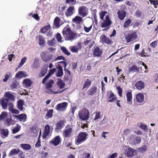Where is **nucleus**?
<instances>
[{
  "label": "nucleus",
  "mask_w": 158,
  "mask_h": 158,
  "mask_svg": "<svg viewBox=\"0 0 158 158\" xmlns=\"http://www.w3.org/2000/svg\"><path fill=\"white\" fill-rule=\"evenodd\" d=\"M53 112V109H50L48 110L47 113L46 114V115L47 117L49 118H51L52 117L53 115L52 114Z\"/></svg>",
  "instance_id": "3c124183"
},
{
  "label": "nucleus",
  "mask_w": 158,
  "mask_h": 158,
  "mask_svg": "<svg viewBox=\"0 0 158 158\" xmlns=\"http://www.w3.org/2000/svg\"><path fill=\"white\" fill-rule=\"evenodd\" d=\"M19 85V83L16 80V79H13L10 85V87L12 89H16Z\"/></svg>",
  "instance_id": "a878e982"
},
{
  "label": "nucleus",
  "mask_w": 158,
  "mask_h": 158,
  "mask_svg": "<svg viewBox=\"0 0 158 158\" xmlns=\"http://www.w3.org/2000/svg\"><path fill=\"white\" fill-rule=\"evenodd\" d=\"M135 86L137 89L141 90L144 88L145 85L142 81H139L135 83Z\"/></svg>",
  "instance_id": "393cba45"
},
{
  "label": "nucleus",
  "mask_w": 158,
  "mask_h": 158,
  "mask_svg": "<svg viewBox=\"0 0 158 158\" xmlns=\"http://www.w3.org/2000/svg\"><path fill=\"white\" fill-rule=\"evenodd\" d=\"M127 103L128 104H131L132 103V94L131 92L128 91L126 94Z\"/></svg>",
  "instance_id": "412c9836"
},
{
  "label": "nucleus",
  "mask_w": 158,
  "mask_h": 158,
  "mask_svg": "<svg viewBox=\"0 0 158 158\" xmlns=\"http://www.w3.org/2000/svg\"><path fill=\"white\" fill-rule=\"evenodd\" d=\"M61 141V140L60 136L58 135L50 141L49 143L55 146H56L59 144Z\"/></svg>",
  "instance_id": "dca6fc26"
},
{
  "label": "nucleus",
  "mask_w": 158,
  "mask_h": 158,
  "mask_svg": "<svg viewBox=\"0 0 158 158\" xmlns=\"http://www.w3.org/2000/svg\"><path fill=\"white\" fill-rule=\"evenodd\" d=\"M40 57L43 61L47 62L49 61L52 57V55L50 54L47 51L43 52L40 55Z\"/></svg>",
  "instance_id": "423d86ee"
},
{
  "label": "nucleus",
  "mask_w": 158,
  "mask_h": 158,
  "mask_svg": "<svg viewBox=\"0 0 158 158\" xmlns=\"http://www.w3.org/2000/svg\"><path fill=\"white\" fill-rule=\"evenodd\" d=\"M31 131L32 133H33L35 134H37V129L36 128V127L33 126H32L31 128Z\"/></svg>",
  "instance_id": "e2e57ef3"
},
{
  "label": "nucleus",
  "mask_w": 158,
  "mask_h": 158,
  "mask_svg": "<svg viewBox=\"0 0 158 158\" xmlns=\"http://www.w3.org/2000/svg\"><path fill=\"white\" fill-rule=\"evenodd\" d=\"M137 39V35L135 32L127 34L125 36V39L127 43L133 41Z\"/></svg>",
  "instance_id": "6e6552de"
},
{
  "label": "nucleus",
  "mask_w": 158,
  "mask_h": 158,
  "mask_svg": "<svg viewBox=\"0 0 158 158\" xmlns=\"http://www.w3.org/2000/svg\"><path fill=\"white\" fill-rule=\"evenodd\" d=\"M52 127H51L48 124L46 125L44 128L42 137L43 139L46 138L47 136L50 134H51V131L52 132Z\"/></svg>",
  "instance_id": "1a4fd4ad"
},
{
  "label": "nucleus",
  "mask_w": 158,
  "mask_h": 158,
  "mask_svg": "<svg viewBox=\"0 0 158 158\" xmlns=\"http://www.w3.org/2000/svg\"><path fill=\"white\" fill-rule=\"evenodd\" d=\"M101 116L100 115V111L99 112H96V114L95 118H94V120H96L97 119H98L100 118Z\"/></svg>",
  "instance_id": "13d9d810"
},
{
  "label": "nucleus",
  "mask_w": 158,
  "mask_h": 158,
  "mask_svg": "<svg viewBox=\"0 0 158 158\" xmlns=\"http://www.w3.org/2000/svg\"><path fill=\"white\" fill-rule=\"evenodd\" d=\"M131 23V20L130 19H128L124 22V27L125 28H127L130 26V24Z\"/></svg>",
  "instance_id": "8fccbe9b"
},
{
  "label": "nucleus",
  "mask_w": 158,
  "mask_h": 158,
  "mask_svg": "<svg viewBox=\"0 0 158 158\" xmlns=\"http://www.w3.org/2000/svg\"><path fill=\"white\" fill-rule=\"evenodd\" d=\"M21 147L25 150H29L31 148V146L29 144H22L20 145Z\"/></svg>",
  "instance_id": "a19ab883"
},
{
  "label": "nucleus",
  "mask_w": 158,
  "mask_h": 158,
  "mask_svg": "<svg viewBox=\"0 0 158 158\" xmlns=\"http://www.w3.org/2000/svg\"><path fill=\"white\" fill-rule=\"evenodd\" d=\"M1 133L4 136L7 137L8 136L9 133V131L7 129H2L1 130Z\"/></svg>",
  "instance_id": "c03bdc74"
},
{
  "label": "nucleus",
  "mask_w": 158,
  "mask_h": 158,
  "mask_svg": "<svg viewBox=\"0 0 158 158\" xmlns=\"http://www.w3.org/2000/svg\"><path fill=\"white\" fill-rule=\"evenodd\" d=\"M92 28V25H91L89 27H87L85 26L84 27V29L86 32H88Z\"/></svg>",
  "instance_id": "0e129e2a"
},
{
  "label": "nucleus",
  "mask_w": 158,
  "mask_h": 158,
  "mask_svg": "<svg viewBox=\"0 0 158 158\" xmlns=\"http://www.w3.org/2000/svg\"><path fill=\"white\" fill-rule=\"evenodd\" d=\"M23 105L24 102L22 99H20L17 102V107L20 110L22 111L23 110Z\"/></svg>",
  "instance_id": "2f4dec72"
},
{
  "label": "nucleus",
  "mask_w": 158,
  "mask_h": 158,
  "mask_svg": "<svg viewBox=\"0 0 158 158\" xmlns=\"http://www.w3.org/2000/svg\"><path fill=\"white\" fill-rule=\"evenodd\" d=\"M27 59V58L26 57H23L21 60L20 62L19 63V65H18V68H20L26 62Z\"/></svg>",
  "instance_id": "09e8293b"
},
{
  "label": "nucleus",
  "mask_w": 158,
  "mask_h": 158,
  "mask_svg": "<svg viewBox=\"0 0 158 158\" xmlns=\"http://www.w3.org/2000/svg\"><path fill=\"white\" fill-rule=\"evenodd\" d=\"M56 39L57 40V41L59 42H62V41H61L62 39V37L61 36V35L59 33H58L56 35Z\"/></svg>",
  "instance_id": "052dcab7"
},
{
  "label": "nucleus",
  "mask_w": 158,
  "mask_h": 158,
  "mask_svg": "<svg viewBox=\"0 0 158 158\" xmlns=\"http://www.w3.org/2000/svg\"><path fill=\"white\" fill-rule=\"evenodd\" d=\"M50 26L49 24L45 26L40 29V32L42 33H45L48 31L50 29Z\"/></svg>",
  "instance_id": "72a5a7b5"
},
{
  "label": "nucleus",
  "mask_w": 158,
  "mask_h": 158,
  "mask_svg": "<svg viewBox=\"0 0 158 158\" xmlns=\"http://www.w3.org/2000/svg\"><path fill=\"white\" fill-rule=\"evenodd\" d=\"M64 126V121L63 120H60L58 121L56 124V127L55 130L58 131L62 129Z\"/></svg>",
  "instance_id": "a211bd4d"
},
{
  "label": "nucleus",
  "mask_w": 158,
  "mask_h": 158,
  "mask_svg": "<svg viewBox=\"0 0 158 158\" xmlns=\"http://www.w3.org/2000/svg\"><path fill=\"white\" fill-rule=\"evenodd\" d=\"M73 131V130L71 126L70 125H67L63 132V137L64 139L70 138L72 135Z\"/></svg>",
  "instance_id": "20e7f679"
},
{
  "label": "nucleus",
  "mask_w": 158,
  "mask_h": 158,
  "mask_svg": "<svg viewBox=\"0 0 158 158\" xmlns=\"http://www.w3.org/2000/svg\"><path fill=\"white\" fill-rule=\"evenodd\" d=\"M102 52L99 47H97L94 48L93 51V55L94 57H99L102 54Z\"/></svg>",
  "instance_id": "4468645a"
},
{
  "label": "nucleus",
  "mask_w": 158,
  "mask_h": 158,
  "mask_svg": "<svg viewBox=\"0 0 158 158\" xmlns=\"http://www.w3.org/2000/svg\"><path fill=\"white\" fill-rule=\"evenodd\" d=\"M21 128V126L18 124L16 125V127H15L12 130L13 134H15L19 131Z\"/></svg>",
  "instance_id": "a18cd8bd"
},
{
  "label": "nucleus",
  "mask_w": 158,
  "mask_h": 158,
  "mask_svg": "<svg viewBox=\"0 0 158 158\" xmlns=\"http://www.w3.org/2000/svg\"><path fill=\"white\" fill-rule=\"evenodd\" d=\"M73 20L76 23L79 24L82 21V19L80 16H76L73 19Z\"/></svg>",
  "instance_id": "37998d69"
},
{
  "label": "nucleus",
  "mask_w": 158,
  "mask_h": 158,
  "mask_svg": "<svg viewBox=\"0 0 158 158\" xmlns=\"http://www.w3.org/2000/svg\"><path fill=\"white\" fill-rule=\"evenodd\" d=\"M118 90V94L120 97H122V89L120 86H118L116 88Z\"/></svg>",
  "instance_id": "6e6d98bb"
},
{
  "label": "nucleus",
  "mask_w": 158,
  "mask_h": 158,
  "mask_svg": "<svg viewBox=\"0 0 158 158\" xmlns=\"http://www.w3.org/2000/svg\"><path fill=\"white\" fill-rule=\"evenodd\" d=\"M60 63H62V65L64 68V70L65 72H66L67 74H68L69 76H70L71 73L70 71L67 69L66 68V66L67 65V63L65 61H60Z\"/></svg>",
  "instance_id": "473e14b6"
},
{
  "label": "nucleus",
  "mask_w": 158,
  "mask_h": 158,
  "mask_svg": "<svg viewBox=\"0 0 158 158\" xmlns=\"http://www.w3.org/2000/svg\"><path fill=\"white\" fill-rule=\"evenodd\" d=\"M60 19L58 17H56L54 19L53 22V25L55 27V28H58L60 27Z\"/></svg>",
  "instance_id": "cd10ccee"
},
{
  "label": "nucleus",
  "mask_w": 158,
  "mask_h": 158,
  "mask_svg": "<svg viewBox=\"0 0 158 158\" xmlns=\"http://www.w3.org/2000/svg\"><path fill=\"white\" fill-rule=\"evenodd\" d=\"M55 40L54 38L52 39L50 41H48V44L51 46H53L55 44Z\"/></svg>",
  "instance_id": "774afa93"
},
{
  "label": "nucleus",
  "mask_w": 158,
  "mask_h": 158,
  "mask_svg": "<svg viewBox=\"0 0 158 158\" xmlns=\"http://www.w3.org/2000/svg\"><path fill=\"white\" fill-rule=\"evenodd\" d=\"M65 2L66 3H71L73 5H75L76 3V0H66Z\"/></svg>",
  "instance_id": "5fc2aeb1"
},
{
  "label": "nucleus",
  "mask_w": 158,
  "mask_h": 158,
  "mask_svg": "<svg viewBox=\"0 0 158 158\" xmlns=\"http://www.w3.org/2000/svg\"><path fill=\"white\" fill-rule=\"evenodd\" d=\"M54 83V81L53 80L50 79L48 82L45 84V89L48 90V91H47L46 92L49 94H58L61 93L65 90V89H64L61 91H54L51 89Z\"/></svg>",
  "instance_id": "7ed1b4c3"
},
{
  "label": "nucleus",
  "mask_w": 158,
  "mask_h": 158,
  "mask_svg": "<svg viewBox=\"0 0 158 158\" xmlns=\"http://www.w3.org/2000/svg\"><path fill=\"white\" fill-rule=\"evenodd\" d=\"M8 106H9L8 110L10 112L14 109V105L12 103H10L8 104Z\"/></svg>",
  "instance_id": "338daca9"
},
{
  "label": "nucleus",
  "mask_w": 158,
  "mask_h": 158,
  "mask_svg": "<svg viewBox=\"0 0 158 158\" xmlns=\"http://www.w3.org/2000/svg\"><path fill=\"white\" fill-rule=\"evenodd\" d=\"M135 151L134 149L131 148H129L127 150L126 154L127 156L132 157L135 155Z\"/></svg>",
  "instance_id": "b1692460"
},
{
  "label": "nucleus",
  "mask_w": 158,
  "mask_h": 158,
  "mask_svg": "<svg viewBox=\"0 0 158 158\" xmlns=\"http://www.w3.org/2000/svg\"><path fill=\"white\" fill-rule=\"evenodd\" d=\"M47 72V68H44L42 69L41 72L39 73L38 77H41L44 76L46 74Z\"/></svg>",
  "instance_id": "c9c22d12"
},
{
  "label": "nucleus",
  "mask_w": 158,
  "mask_h": 158,
  "mask_svg": "<svg viewBox=\"0 0 158 158\" xmlns=\"http://www.w3.org/2000/svg\"><path fill=\"white\" fill-rule=\"evenodd\" d=\"M78 116L80 118L83 120H87L89 117V112L87 109H84L79 112Z\"/></svg>",
  "instance_id": "39448f33"
},
{
  "label": "nucleus",
  "mask_w": 158,
  "mask_h": 158,
  "mask_svg": "<svg viewBox=\"0 0 158 158\" xmlns=\"http://www.w3.org/2000/svg\"><path fill=\"white\" fill-rule=\"evenodd\" d=\"M14 116L18 118L20 121L24 122L27 118V115L25 114H21L17 116L15 115Z\"/></svg>",
  "instance_id": "7c9ffc66"
},
{
  "label": "nucleus",
  "mask_w": 158,
  "mask_h": 158,
  "mask_svg": "<svg viewBox=\"0 0 158 158\" xmlns=\"http://www.w3.org/2000/svg\"><path fill=\"white\" fill-rule=\"evenodd\" d=\"M60 62H57L56 65V68L58 69H63L62 65L61 64H62V63H60Z\"/></svg>",
  "instance_id": "bf43d9fd"
},
{
  "label": "nucleus",
  "mask_w": 158,
  "mask_h": 158,
  "mask_svg": "<svg viewBox=\"0 0 158 158\" xmlns=\"http://www.w3.org/2000/svg\"><path fill=\"white\" fill-rule=\"evenodd\" d=\"M28 76V74L25 71H20L18 72L15 75V77L21 78L23 77H25Z\"/></svg>",
  "instance_id": "4be33fe9"
},
{
  "label": "nucleus",
  "mask_w": 158,
  "mask_h": 158,
  "mask_svg": "<svg viewBox=\"0 0 158 158\" xmlns=\"http://www.w3.org/2000/svg\"><path fill=\"white\" fill-rule=\"evenodd\" d=\"M107 12L105 11H102L100 13V19L103 20V18Z\"/></svg>",
  "instance_id": "4d7b16f0"
},
{
  "label": "nucleus",
  "mask_w": 158,
  "mask_h": 158,
  "mask_svg": "<svg viewBox=\"0 0 158 158\" xmlns=\"http://www.w3.org/2000/svg\"><path fill=\"white\" fill-rule=\"evenodd\" d=\"M111 93L110 94L109 97V100H108L107 102H113L114 101H115L117 98L116 97H114V94L111 91Z\"/></svg>",
  "instance_id": "4c0bfd02"
},
{
  "label": "nucleus",
  "mask_w": 158,
  "mask_h": 158,
  "mask_svg": "<svg viewBox=\"0 0 158 158\" xmlns=\"http://www.w3.org/2000/svg\"><path fill=\"white\" fill-rule=\"evenodd\" d=\"M97 87L95 86H93L88 91V95L92 96L96 93Z\"/></svg>",
  "instance_id": "c85d7f7f"
},
{
  "label": "nucleus",
  "mask_w": 158,
  "mask_h": 158,
  "mask_svg": "<svg viewBox=\"0 0 158 158\" xmlns=\"http://www.w3.org/2000/svg\"><path fill=\"white\" fill-rule=\"evenodd\" d=\"M117 14L118 18L120 20H123L126 16V12L123 10H118Z\"/></svg>",
  "instance_id": "aec40b11"
},
{
  "label": "nucleus",
  "mask_w": 158,
  "mask_h": 158,
  "mask_svg": "<svg viewBox=\"0 0 158 158\" xmlns=\"http://www.w3.org/2000/svg\"><path fill=\"white\" fill-rule=\"evenodd\" d=\"M8 116L7 113L5 111H3L0 114V121L6 119Z\"/></svg>",
  "instance_id": "ea45409f"
},
{
  "label": "nucleus",
  "mask_w": 158,
  "mask_h": 158,
  "mask_svg": "<svg viewBox=\"0 0 158 158\" xmlns=\"http://www.w3.org/2000/svg\"><path fill=\"white\" fill-rule=\"evenodd\" d=\"M62 60L64 61H65L66 60V59L65 58V57L63 56H58L54 60L55 61H56L57 60Z\"/></svg>",
  "instance_id": "680f3d73"
},
{
  "label": "nucleus",
  "mask_w": 158,
  "mask_h": 158,
  "mask_svg": "<svg viewBox=\"0 0 158 158\" xmlns=\"http://www.w3.org/2000/svg\"><path fill=\"white\" fill-rule=\"evenodd\" d=\"M56 69L55 68L53 69H50L48 74L43 79L42 81V83L43 84L45 83L46 81L56 71Z\"/></svg>",
  "instance_id": "2eb2a0df"
},
{
  "label": "nucleus",
  "mask_w": 158,
  "mask_h": 158,
  "mask_svg": "<svg viewBox=\"0 0 158 158\" xmlns=\"http://www.w3.org/2000/svg\"><path fill=\"white\" fill-rule=\"evenodd\" d=\"M87 135L88 134L85 132H80L75 139V144L77 145H78L85 141L88 138Z\"/></svg>",
  "instance_id": "f03ea898"
},
{
  "label": "nucleus",
  "mask_w": 158,
  "mask_h": 158,
  "mask_svg": "<svg viewBox=\"0 0 158 158\" xmlns=\"http://www.w3.org/2000/svg\"><path fill=\"white\" fill-rule=\"evenodd\" d=\"M144 95L142 93H138L136 95V97L134 100V104L133 106H137L138 104L137 103H142L144 101Z\"/></svg>",
  "instance_id": "0eeeda50"
},
{
  "label": "nucleus",
  "mask_w": 158,
  "mask_h": 158,
  "mask_svg": "<svg viewBox=\"0 0 158 158\" xmlns=\"http://www.w3.org/2000/svg\"><path fill=\"white\" fill-rule=\"evenodd\" d=\"M81 44L80 43H79L77 44V46H73L71 49V51L73 52L77 53L78 51L81 49Z\"/></svg>",
  "instance_id": "bb28decb"
},
{
  "label": "nucleus",
  "mask_w": 158,
  "mask_h": 158,
  "mask_svg": "<svg viewBox=\"0 0 158 158\" xmlns=\"http://www.w3.org/2000/svg\"><path fill=\"white\" fill-rule=\"evenodd\" d=\"M19 152H20V151L19 149H13L10 152L9 155V156L14 155L17 154Z\"/></svg>",
  "instance_id": "58836bf2"
},
{
  "label": "nucleus",
  "mask_w": 158,
  "mask_h": 158,
  "mask_svg": "<svg viewBox=\"0 0 158 158\" xmlns=\"http://www.w3.org/2000/svg\"><path fill=\"white\" fill-rule=\"evenodd\" d=\"M139 68L137 67L135 65H133L132 66L129 68V72L133 71L136 73L139 72Z\"/></svg>",
  "instance_id": "f704fd0d"
},
{
  "label": "nucleus",
  "mask_w": 158,
  "mask_h": 158,
  "mask_svg": "<svg viewBox=\"0 0 158 158\" xmlns=\"http://www.w3.org/2000/svg\"><path fill=\"white\" fill-rule=\"evenodd\" d=\"M4 97L8 101L10 100L14 101L15 100V98L14 95L9 92H6L4 94Z\"/></svg>",
  "instance_id": "f3484780"
},
{
  "label": "nucleus",
  "mask_w": 158,
  "mask_h": 158,
  "mask_svg": "<svg viewBox=\"0 0 158 158\" xmlns=\"http://www.w3.org/2000/svg\"><path fill=\"white\" fill-rule=\"evenodd\" d=\"M88 9L85 6H79L78 9L79 15L84 17L88 14Z\"/></svg>",
  "instance_id": "9d476101"
},
{
  "label": "nucleus",
  "mask_w": 158,
  "mask_h": 158,
  "mask_svg": "<svg viewBox=\"0 0 158 158\" xmlns=\"http://www.w3.org/2000/svg\"><path fill=\"white\" fill-rule=\"evenodd\" d=\"M23 83L24 85L27 87L30 86L32 84V82L29 79H25L23 81Z\"/></svg>",
  "instance_id": "e433bc0d"
},
{
  "label": "nucleus",
  "mask_w": 158,
  "mask_h": 158,
  "mask_svg": "<svg viewBox=\"0 0 158 158\" xmlns=\"http://www.w3.org/2000/svg\"><path fill=\"white\" fill-rule=\"evenodd\" d=\"M140 127L144 130H148V127L147 125L142 123L140 124Z\"/></svg>",
  "instance_id": "69168bd1"
},
{
  "label": "nucleus",
  "mask_w": 158,
  "mask_h": 158,
  "mask_svg": "<svg viewBox=\"0 0 158 158\" xmlns=\"http://www.w3.org/2000/svg\"><path fill=\"white\" fill-rule=\"evenodd\" d=\"M105 18L106 19L103 21V22L101 23V27L102 28L108 27L112 23V22L109 19V15H106Z\"/></svg>",
  "instance_id": "f8f14e48"
},
{
  "label": "nucleus",
  "mask_w": 158,
  "mask_h": 158,
  "mask_svg": "<svg viewBox=\"0 0 158 158\" xmlns=\"http://www.w3.org/2000/svg\"><path fill=\"white\" fill-rule=\"evenodd\" d=\"M39 41V44L40 45H43L45 44L44 38L42 35H40L38 36Z\"/></svg>",
  "instance_id": "79ce46f5"
},
{
  "label": "nucleus",
  "mask_w": 158,
  "mask_h": 158,
  "mask_svg": "<svg viewBox=\"0 0 158 158\" xmlns=\"http://www.w3.org/2000/svg\"><path fill=\"white\" fill-rule=\"evenodd\" d=\"M56 83L57 85L59 86L60 88V89L63 88L65 85L64 83L61 80L57 82Z\"/></svg>",
  "instance_id": "603ef678"
},
{
  "label": "nucleus",
  "mask_w": 158,
  "mask_h": 158,
  "mask_svg": "<svg viewBox=\"0 0 158 158\" xmlns=\"http://www.w3.org/2000/svg\"><path fill=\"white\" fill-rule=\"evenodd\" d=\"M61 49L65 54L67 56H69L70 55V52L68 51V49L65 47H61Z\"/></svg>",
  "instance_id": "49530a36"
},
{
  "label": "nucleus",
  "mask_w": 158,
  "mask_h": 158,
  "mask_svg": "<svg viewBox=\"0 0 158 158\" xmlns=\"http://www.w3.org/2000/svg\"><path fill=\"white\" fill-rule=\"evenodd\" d=\"M75 9L74 6H69L65 12V15L67 17L72 15L74 13Z\"/></svg>",
  "instance_id": "ddd939ff"
},
{
  "label": "nucleus",
  "mask_w": 158,
  "mask_h": 158,
  "mask_svg": "<svg viewBox=\"0 0 158 158\" xmlns=\"http://www.w3.org/2000/svg\"><path fill=\"white\" fill-rule=\"evenodd\" d=\"M67 105L68 103L66 102L58 104L56 106V109L59 111H64L66 110Z\"/></svg>",
  "instance_id": "9b49d317"
},
{
  "label": "nucleus",
  "mask_w": 158,
  "mask_h": 158,
  "mask_svg": "<svg viewBox=\"0 0 158 158\" xmlns=\"http://www.w3.org/2000/svg\"><path fill=\"white\" fill-rule=\"evenodd\" d=\"M103 42L107 44H110L112 43V40L107 37L105 34H103L100 36Z\"/></svg>",
  "instance_id": "6ab92c4d"
},
{
  "label": "nucleus",
  "mask_w": 158,
  "mask_h": 158,
  "mask_svg": "<svg viewBox=\"0 0 158 158\" xmlns=\"http://www.w3.org/2000/svg\"><path fill=\"white\" fill-rule=\"evenodd\" d=\"M91 83V81L89 79H87L83 84L82 89H87L90 86Z\"/></svg>",
  "instance_id": "c756f323"
},
{
  "label": "nucleus",
  "mask_w": 158,
  "mask_h": 158,
  "mask_svg": "<svg viewBox=\"0 0 158 158\" xmlns=\"http://www.w3.org/2000/svg\"><path fill=\"white\" fill-rule=\"evenodd\" d=\"M1 102L2 108L4 110L6 109L8 106L7 102H8L7 99L2 98H1Z\"/></svg>",
  "instance_id": "5701e85b"
},
{
  "label": "nucleus",
  "mask_w": 158,
  "mask_h": 158,
  "mask_svg": "<svg viewBox=\"0 0 158 158\" xmlns=\"http://www.w3.org/2000/svg\"><path fill=\"white\" fill-rule=\"evenodd\" d=\"M63 69H58L56 76L57 77H60L63 75Z\"/></svg>",
  "instance_id": "de8ad7c7"
},
{
  "label": "nucleus",
  "mask_w": 158,
  "mask_h": 158,
  "mask_svg": "<svg viewBox=\"0 0 158 158\" xmlns=\"http://www.w3.org/2000/svg\"><path fill=\"white\" fill-rule=\"evenodd\" d=\"M147 147L146 145H143L142 147L139 148L138 150L139 152L143 153L145 152L147 150Z\"/></svg>",
  "instance_id": "864d4df0"
},
{
  "label": "nucleus",
  "mask_w": 158,
  "mask_h": 158,
  "mask_svg": "<svg viewBox=\"0 0 158 158\" xmlns=\"http://www.w3.org/2000/svg\"><path fill=\"white\" fill-rule=\"evenodd\" d=\"M62 33L65 40H73L77 36L76 33L72 31L69 27L64 28Z\"/></svg>",
  "instance_id": "f257e3e1"
}]
</instances>
